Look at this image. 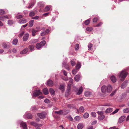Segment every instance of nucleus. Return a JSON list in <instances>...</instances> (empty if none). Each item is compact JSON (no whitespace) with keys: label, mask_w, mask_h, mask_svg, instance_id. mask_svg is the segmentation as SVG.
<instances>
[{"label":"nucleus","mask_w":129,"mask_h":129,"mask_svg":"<svg viewBox=\"0 0 129 129\" xmlns=\"http://www.w3.org/2000/svg\"><path fill=\"white\" fill-rule=\"evenodd\" d=\"M112 90V88L111 85H109L106 86L105 85L101 87V91L102 92H110Z\"/></svg>","instance_id":"nucleus-1"},{"label":"nucleus","mask_w":129,"mask_h":129,"mask_svg":"<svg viewBox=\"0 0 129 129\" xmlns=\"http://www.w3.org/2000/svg\"><path fill=\"white\" fill-rule=\"evenodd\" d=\"M128 74V73L126 72L125 70H124L121 71L118 76L119 77L121 78V80L123 81L124 80Z\"/></svg>","instance_id":"nucleus-2"},{"label":"nucleus","mask_w":129,"mask_h":129,"mask_svg":"<svg viewBox=\"0 0 129 129\" xmlns=\"http://www.w3.org/2000/svg\"><path fill=\"white\" fill-rule=\"evenodd\" d=\"M71 85L70 84H69L68 85L67 89L66 91L65 95L66 96H68L70 94V91L71 88Z\"/></svg>","instance_id":"nucleus-3"},{"label":"nucleus","mask_w":129,"mask_h":129,"mask_svg":"<svg viewBox=\"0 0 129 129\" xmlns=\"http://www.w3.org/2000/svg\"><path fill=\"white\" fill-rule=\"evenodd\" d=\"M42 93L39 90H35L34 93L33 94V96L35 97L38 96L40 95Z\"/></svg>","instance_id":"nucleus-4"},{"label":"nucleus","mask_w":129,"mask_h":129,"mask_svg":"<svg viewBox=\"0 0 129 129\" xmlns=\"http://www.w3.org/2000/svg\"><path fill=\"white\" fill-rule=\"evenodd\" d=\"M76 93L77 94L79 95L81 94L83 91V88L82 87H81L79 89L77 88L75 90Z\"/></svg>","instance_id":"nucleus-5"},{"label":"nucleus","mask_w":129,"mask_h":129,"mask_svg":"<svg viewBox=\"0 0 129 129\" xmlns=\"http://www.w3.org/2000/svg\"><path fill=\"white\" fill-rule=\"evenodd\" d=\"M4 48H6L7 49H8L10 47V45L9 43L7 42H4L2 44Z\"/></svg>","instance_id":"nucleus-6"},{"label":"nucleus","mask_w":129,"mask_h":129,"mask_svg":"<svg viewBox=\"0 0 129 129\" xmlns=\"http://www.w3.org/2000/svg\"><path fill=\"white\" fill-rule=\"evenodd\" d=\"M30 123L31 125L35 127L36 126H41L43 125L42 124H38L35 122H31Z\"/></svg>","instance_id":"nucleus-7"},{"label":"nucleus","mask_w":129,"mask_h":129,"mask_svg":"<svg viewBox=\"0 0 129 129\" xmlns=\"http://www.w3.org/2000/svg\"><path fill=\"white\" fill-rule=\"evenodd\" d=\"M20 126L22 127L23 129H27V125L25 122H22L20 123Z\"/></svg>","instance_id":"nucleus-8"},{"label":"nucleus","mask_w":129,"mask_h":129,"mask_svg":"<svg viewBox=\"0 0 129 129\" xmlns=\"http://www.w3.org/2000/svg\"><path fill=\"white\" fill-rule=\"evenodd\" d=\"M27 21V20L25 18H22L19 19L18 22L20 24H24L26 23Z\"/></svg>","instance_id":"nucleus-9"},{"label":"nucleus","mask_w":129,"mask_h":129,"mask_svg":"<svg viewBox=\"0 0 129 129\" xmlns=\"http://www.w3.org/2000/svg\"><path fill=\"white\" fill-rule=\"evenodd\" d=\"M37 115L39 118L41 119L44 118L45 117V114L43 113H38Z\"/></svg>","instance_id":"nucleus-10"},{"label":"nucleus","mask_w":129,"mask_h":129,"mask_svg":"<svg viewBox=\"0 0 129 129\" xmlns=\"http://www.w3.org/2000/svg\"><path fill=\"white\" fill-rule=\"evenodd\" d=\"M50 30L48 29H47L45 31L42 32L41 33V36H44L45 35L47 34L49 32Z\"/></svg>","instance_id":"nucleus-11"},{"label":"nucleus","mask_w":129,"mask_h":129,"mask_svg":"<svg viewBox=\"0 0 129 129\" xmlns=\"http://www.w3.org/2000/svg\"><path fill=\"white\" fill-rule=\"evenodd\" d=\"M29 35L28 34H25L23 37V41H25L27 40L29 38Z\"/></svg>","instance_id":"nucleus-12"},{"label":"nucleus","mask_w":129,"mask_h":129,"mask_svg":"<svg viewBox=\"0 0 129 129\" xmlns=\"http://www.w3.org/2000/svg\"><path fill=\"white\" fill-rule=\"evenodd\" d=\"M125 116H121L119 119L118 122L119 123H121L124 120Z\"/></svg>","instance_id":"nucleus-13"},{"label":"nucleus","mask_w":129,"mask_h":129,"mask_svg":"<svg viewBox=\"0 0 129 129\" xmlns=\"http://www.w3.org/2000/svg\"><path fill=\"white\" fill-rule=\"evenodd\" d=\"M47 85L50 86H52L53 85V82L52 81L50 80H48L47 82Z\"/></svg>","instance_id":"nucleus-14"},{"label":"nucleus","mask_w":129,"mask_h":129,"mask_svg":"<svg viewBox=\"0 0 129 129\" xmlns=\"http://www.w3.org/2000/svg\"><path fill=\"white\" fill-rule=\"evenodd\" d=\"M127 82V81H125L122 83L121 85V87L123 89L126 87V84Z\"/></svg>","instance_id":"nucleus-15"},{"label":"nucleus","mask_w":129,"mask_h":129,"mask_svg":"<svg viewBox=\"0 0 129 129\" xmlns=\"http://www.w3.org/2000/svg\"><path fill=\"white\" fill-rule=\"evenodd\" d=\"M28 49L26 48L21 51L20 52V53L21 54H24L26 53L28 51Z\"/></svg>","instance_id":"nucleus-16"},{"label":"nucleus","mask_w":129,"mask_h":129,"mask_svg":"<svg viewBox=\"0 0 129 129\" xmlns=\"http://www.w3.org/2000/svg\"><path fill=\"white\" fill-rule=\"evenodd\" d=\"M91 94V93L88 91H86L84 92V95L86 97L90 96Z\"/></svg>","instance_id":"nucleus-17"},{"label":"nucleus","mask_w":129,"mask_h":129,"mask_svg":"<svg viewBox=\"0 0 129 129\" xmlns=\"http://www.w3.org/2000/svg\"><path fill=\"white\" fill-rule=\"evenodd\" d=\"M110 79L112 81L113 83L115 82L116 81V78L114 76H111V77Z\"/></svg>","instance_id":"nucleus-18"},{"label":"nucleus","mask_w":129,"mask_h":129,"mask_svg":"<svg viewBox=\"0 0 129 129\" xmlns=\"http://www.w3.org/2000/svg\"><path fill=\"white\" fill-rule=\"evenodd\" d=\"M80 77V76L79 75H76L74 77V79L75 81L76 82H78L79 80Z\"/></svg>","instance_id":"nucleus-19"},{"label":"nucleus","mask_w":129,"mask_h":129,"mask_svg":"<svg viewBox=\"0 0 129 129\" xmlns=\"http://www.w3.org/2000/svg\"><path fill=\"white\" fill-rule=\"evenodd\" d=\"M25 115L26 117L29 119H31L32 117V115L30 114L29 113H26Z\"/></svg>","instance_id":"nucleus-20"},{"label":"nucleus","mask_w":129,"mask_h":129,"mask_svg":"<svg viewBox=\"0 0 129 129\" xmlns=\"http://www.w3.org/2000/svg\"><path fill=\"white\" fill-rule=\"evenodd\" d=\"M112 111V109L111 108H109L106 110L105 112L106 113H109L111 112Z\"/></svg>","instance_id":"nucleus-21"},{"label":"nucleus","mask_w":129,"mask_h":129,"mask_svg":"<svg viewBox=\"0 0 129 129\" xmlns=\"http://www.w3.org/2000/svg\"><path fill=\"white\" fill-rule=\"evenodd\" d=\"M49 91L51 94L53 95L55 94V92L54 90L52 88H50L49 89Z\"/></svg>","instance_id":"nucleus-22"},{"label":"nucleus","mask_w":129,"mask_h":129,"mask_svg":"<svg viewBox=\"0 0 129 129\" xmlns=\"http://www.w3.org/2000/svg\"><path fill=\"white\" fill-rule=\"evenodd\" d=\"M43 92L44 94L46 95L48 94L49 92L47 88H45L43 89Z\"/></svg>","instance_id":"nucleus-23"},{"label":"nucleus","mask_w":129,"mask_h":129,"mask_svg":"<svg viewBox=\"0 0 129 129\" xmlns=\"http://www.w3.org/2000/svg\"><path fill=\"white\" fill-rule=\"evenodd\" d=\"M34 20H31L29 22L28 26L29 27H31L33 25V23L34 22Z\"/></svg>","instance_id":"nucleus-24"},{"label":"nucleus","mask_w":129,"mask_h":129,"mask_svg":"<svg viewBox=\"0 0 129 129\" xmlns=\"http://www.w3.org/2000/svg\"><path fill=\"white\" fill-rule=\"evenodd\" d=\"M105 117V116L103 114L102 115H99L98 116V119L99 120H103L104 118Z\"/></svg>","instance_id":"nucleus-25"},{"label":"nucleus","mask_w":129,"mask_h":129,"mask_svg":"<svg viewBox=\"0 0 129 129\" xmlns=\"http://www.w3.org/2000/svg\"><path fill=\"white\" fill-rule=\"evenodd\" d=\"M83 127V125L82 123L79 124L77 126V128L78 129H82Z\"/></svg>","instance_id":"nucleus-26"},{"label":"nucleus","mask_w":129,"mask_h":129,"mask_svg":"<svg viewBox=\"0 0 129 129\" xmlns=\"http://www.w3.org/2000/svg\"><path fill=\"white\" fill-rule=\"evenodd\" d=\"M55 113L59 115H61L63 114V112L62 110H60L59 111H55Z\"/></svg>","instance_id":"nucleus-27"},{"label":"nucleus","mask_w":129,"mask_h":129,"mask_svg":"<svg viewBox=\"0 0 129 129\" xmlns=\"http://www.w3.org/2000/svg\"><path fill=\"white\" fill-rule=\"evenodd\" d=\"M64 86L62 84L60 85L59 87V89L62 91H64Z\"/></svg>","instance_id":"nucleus-28"},{"label":"nucleus","mask_w":129,"mask_h":129,"mask_svg":"<svg viewBox=\"0 0 129 129\" xmlns=\"http://www.w3.org/2000/svg\"><path fill=\"white\" fill-rule=\"evenodd\" d=\"M90 19H88L86 21L84 22V24L86 25H88L90 22Z\"/></svg>","instance_id":"nucleus-29"},{"label":"nucleus","mask_w":129,"mask_h":129,"mask_svg":"<svg viewBox=\"0 0 129 129\" xmlns=\"http://www.w3.org/2000/svg\"><path fill=\"white\" fill-rule=\"evenodd\" d=\"M38 31V30H36L34 29H33L32 30V36H34L36 35L37 32Z\"/></svg>","instance_id":"nucleus-30"},{"label":"nucleus","mask_w":129,"mask_h":129,"mask_svg":"<svg viewBox=\"0 0 129 129\" xmlns=\"http://www.w3.org/2000/svg\"><path fill=\"white\" fill-rule=\"evenodd\" d=\"M36 48L38 49H39L41 47V45L39 43H37L36 45Z\"/></svg>","instance_id":"nucleus-31"},{"label":"nucleus","mask_w":129,"mask_h":129,"mask_svg":"<svg viewBox=\"0 0 129 129\" xmlns=\"http://www.w3.org/2000/svg\"><path fill=\"white\" fill-rule=\"evenodd\" d=\"M123 112L124 113H127L129 112V108H126L124 109Z\"/></svg>","instance_id":"nucleus-32"},{"label":"nucleus","mask_w":129,"mask_h":129,"mask_svg":"<svg viewBox=\"0 0 129 129\" xmlns=\"http://www.w3.org/2000/svg\"><path fill=\"white\" fill-rule=\"evenodd\" d=\"M18 42V39H14L13 41V44L15 45H16Z\"/></svg>","instance_id":"nucleus-33"},{"label":"nucleus","mask_w":129,"mask_h":129,"mask_svg":"<svg viewBox=\"0 0 129 129\" xmlns=\"http://www.w3.org/2000/svg\"><path fill=\"white\" fill-rule=\"evenodd\" d=\"M83 116L85 118H87L88 117L89 114L87 113H85L84 114Z\"/></svg>","instance_id":"nucleus-34"},{"label":"nucleus","mask_w":129,"mask_h":129,"mask_svg":"<svg viewBox=\"0 0 129 129\" xmlns=\"http://www.w3.org/2000/svg\"><path fill=\"white\" fill-rule=\"evenodd\" d=\"M34 3H32L29 5V6L28 7V8L30 9L32 8L34 6Z\"/></svg>","instance_id":"nucleus-35"},{"label":"nucleus","mask_w":129,"mask_h":129,"mask_svg":"<svg viewBox=\"0 0 129 129\" xmlns=\"http://www.w3.org/2000/svg\"><path fill=\"white\" fill-rule=\"evenodd\" d=\"M81 67V64L80 63H77L76 66V69H79Z\"/></svg>","instance_id":"nucleus-36"},{"label":"nucleus","mask_w":129,"mask_h":129,"mask_svg":"<svg viewBox=\"0 0 129 129\" xmlns=\"http://www.w3.org/2000/svg\"><path fill=\"white\" fill-rule=\"evenodd\" d=\"M79 110L81 112H82L84 111V109L83 107L82 106L79 108Z\"/></svg>","instance_id":"nucleus-37"},{"label":"nucleus","mask_w":129,"mask_h":129,"mask_svg":"<svg viewBox=\"0 0 129 129\" xmlns=\"http://www.w3.org/2000/svg\"><path fill=\"white\" fill-rule=\"evenodd\" d=\"M74 119L76 121H78L80 119V117L78 116H76L74 118Z\"/></svg>","instance_id":"nucleus-38"},{"label":"nucleus","mask_w":129,"mask_h":129,"mask_svg":"<svg viewBox=\"0 0 129 129\" xmlns=\"http://www.w3.org/2000/svg\"><path fill=\"white\" fill-rule=\"evenodd\" d=\"M29 48L30 50L31 51L34 50V46L33 45H29Z\"/></svg>","instance_id":"nucleus-39"},{"label":"nucleus","mask_w":129,"mask_h":129,"mask_svg":"<svg viewBox=\"0 0 129 129\" xmlns=\"http://www.w3.org/2000/svg\"><path fill=\"white\" fill-rule=\"evenodd\" d=\"M39 108L35 106H33L31 107V109L32 110H37Z\"/></svg>","instance_id":"nucleus-40"},{"label":"nucleus","mask_w":129,"mask_h":129,"mask_svg":"<svg viewBox=\"0 0 129 129\" xmlns=\"http://www.w3.org/2000/svg\"><path fill=\"white\" fill-rule=\"evenodd\" d=\"M46 44V42L45 40H43L41 41L40 43V44L41 45L44 46Z\"/></svg>","instance_id":"nucleus-41"},{"label":"nucleus","mask_w":129,"mask_h":129,"mask_svg":"<svg viewBox=\"0 0 129 129\" xmlns=\"http://www.w3.org/2000/svg\"><path fill=\"white\" fill-rule=\"evenodd\" d=\"M13 23V21L12 20H8V24L10 25H12Z\"/></svg>","instance_id":"nucleus-42"},{"label":"nucleus","mask_w":129,"mask_h":129,"mask_svg":"<svg viewBox=\"0 0 129 129\" xmlns=\"http://www.w3.org/2000/svg\"><path fill=\"white\" fill-rule=\"evenodd\" d=\"M39 5L41 7H43L44 6V3L43 2H39L38 3Z\"/></svg>","instance_id":"nucleus-43"},{"label":"nucleus","mask_w":129,"mask_h":129,"mask_svg":"<svg viewBox=\"0 0 129 129\" xmlns=\"http://www.w3.org/2000/svg\"><path fill=\"white\" fill-rule=\"evenodd\" d=\"M86 30L89 31H91L92 30V29L91 27H87L86 28Z\"/></svg>","instance_id":"nucleus-44"},{"label":"nucleus","mask_w":129,"mask_h":129,"mask_svg":"<svg viewBox=\"0 0 129 129\" xmlns=\"http://www.w3.org/2000/svg\"><path fill=\"white\" fill-rule=\"evenodd\" d=\"M79 45L78 44H76L75 45V50H78L79 49Z\"/></svg>","instance_id":"nucleus-45"},{"label":"nucleus","mask_w":129,"mask_h":129,"mask_svg":"<svg viewBox=\"0 0 129 129\" xmlns=\"http://www.w3.org/2000/svg\"><path fill=\"white\" fill-rule=\"evenodd\" d=\"M24 31H22L21 33H20V34L18 35V37L20 38L21 37L23 34H24Z\"/></svg>","instance_id":"nucleus-46"},{"label":"nucleus","mask_w":129,"mask_h":129,"mask_svg":"<svg viewBox=\"0 0 129 129\" xmlns=\"http://www.w3.org/2000/svg\"><path fill=\"white\" fill-rule=\"evenodd\" d=\"M92 45L91 43H89L88 45V50H91V48L92 47Z\"/></svg>","instance_id":"nucleus-47"},{"label":"nucleus","mask_w":129,"mask_h":129,"mask_svg":"<svg viewBox=\"0 0 129 129\" xmlns=\"http://www.w3.org/2000/svg\"><path fill=\"white\" fill-rule=\"evenodd\" d=\"M5 13V11L2 9H0V15H3Z\"/></svg>","instance_id":"nucleus-48"},{"label":"nucleus","mask_w":129,"mask_h":129,"mask_svg":"<svg viewBox=\"0 0 129 129\" xmlns=\"http://www.w3.org/2000/svg\"><path fill=\"white\" fill-rule=\"evenodd\" d=\"M16 18L17 19H21L23 18V16L22 15H19L16 16Z\"/></svg>","instance_id":"nucleus-49"},{"label":"nucleus","mask_w":129,"mask_h":129,"mask_svg":"<svg viewBox=\"0 0 129 129\" xmlns=\"http://www.w3.org/2000/svg\"><path fill=\"white\" fill-rule=\"evenodd\" d=\"M99 19L98 17L94 18L93 19V22H96Z\"/></svg>","instance_id":"nucleus-50"},{"label":"nucleus","mask_w":129,"mask_h":129,"mask_svg":"<svg viewBox=\"0 0 129 129\" xmlns=\"http://www.w3.org/2000/svg\"><path fill=\"white\" fill-rule=\"evenodd\" d=\"M35 15V13L34 11H32L30 12L29 14V16L32 17L34 16Z\"/></svg>","instance_id":"nucleus-51"},{"label":"nucleus","mask_w":129,"mask_h":129,"mask_svg":"<svg viewBox=\"0 0 129 129\" xmlns=\"http://www.w3.org/2000/svg\"><path fill=\"white\" fill-rule=\"evenodd\" d=\"M91 115L93 117H95L96 116V114L95 112H92L91 113Z\"/></svg>","instance_id":"nucleus-52"},{"label":"nucleus","mask_w":129,"mask_h":129,"mask_svg":"<svg viewBox=\"0 0 129 129\" xmlns=\"http://www.w3.org/2000/svg\"><path fill=\"white\" fill-rule=\"evenodd\" d=\"M49 10V7L48 6H47L45 8L44 11L46 12L48 11Z\"/></svg>","instance_id":"nucleus-53"},{"label":"nucleus","mask_w":129,"mask_h":129,"mask_svg":"<svg viewBox=\"0 0 129 129\" xmlns=\"http://www.w3.org/2000/svg\"><path fill=\"white\" fill-rule=\"evenodd\" d=\"M44 102L45 103L48 104L49 103L50 101L49 99H47L45 100Z\"/></svg>","instance_id":"nucleus-54"},{"label":"nucleus","mask_w":129,"mask_h":129,"mask_svg":"<svg viewBox=\"0 0 129 129\" xmlns=\"http://www.w3.org/2000/svg\"><path fill=\"white\" fill-rule=\"evenodd\" d=\"M38 41V40L37 39H34L31 41V42L32 43H35Z\"/></svg>","instance_id":"nucleus-55"},{"label":"nucleus","mask_w":129,"mask_h":129,"mask_svg":"<svg viewBox=\"0 0 129 129\" xmlns=\"http://www.w3.org/2000/svg\"><path fill=\"white\" fill-rule=\"evenodd\" d=\"M77 71L75 69L73 70L72 71V74L74 75H75L77 72Z\"/></svg>","instance_id":"nucleus-56"},{"label":"nucleus","mask_w":129,"mask_h":129,"mask_svg":"<svg viewBox=\"0 0 129 129\" xmlns=\"http://www.w3.org/2000/svg\"><path fill=\"white\" fill-rule=\"evenodd\" d=\"M119 110V109H116L114 112H112V114H114L116 113Z\"/></svg>","instance_id":"nucleus-57"},{"label":"nucleus","mask_w":129,"mask_h":129,"mask_svg":"<svg viewBox=\"0 0 129 129\" xmlns=\"http://www.w3.org/2000/svg\"><path fill=\"white\" fill-rule=\"evenodd\" d=\"M4 15L0 16V20L4 21Z\"/></svg>","instance_id":"nucleus-58"},{"label":"nucleus","mask_w":129,"mask_h":129,"mask_svg":"<svg viewBox=\"0 0 129 129\" xmlns=\"http://www.w3.org/2000/svg\"><path fill=\"white\" fill-rule=\"evenodd\" d=\"M104 113V112L103 111H98L97 112V113L99 115L103 114Z\"/></svg>","instance_id":"nucleus-59"},{"label":"nucleus","mask_w":129,"mask_h":129,"mask_svg":"<svg viewBox=\"0 0 129 129\" xmlns=\"http://www.w3.org/2000/svg\"><path fill=\"white\" fill-rule=\"evenodd\" d=\"M71 64L73 66H74L75 64V62L71 60Z\"/></svg>","instance_id":"nucleus-60"},{"label":"nucleus","mask_w":129,"mask_h":129,"mask_svg":"<svg viewBox=\"0 0 129 129\" xmlns=\"http://www.w3.org/2000/svg\"><path fill=\"white\" fill-rule=\"evenodd\" d=\"M62 64L63 66H64V67H65L66 68L67 70H69V68L68 66L67 67V65L66 64H64V62H63L62 63ZM67 66H68L67 65Z\"/></svg>","instance_id":"nucleus-61"},{"label":"nucleus","mask_w":129,"mask_h":129,"mask_svg":"<svg viewBox=\"0 0 129 129\" xmlns=\"http://www.w3.org/2000/svg\"><path fill=\"white\" fill-rule=\"evenodd\" d=\"M69 120L70 121H72L73 120V119L71 116L70 115L67 117Z\"/></svg>","instance_id":"nucleus-62"},{"label":"nucleus","mask_w":129,"mask_h":129,"mask_svg":"<svg viewBox=\"0 0 129 129\" xmlns=\"http://www.w3.org/2000/svg\"><path fill=\"white\" fill-rule=\"evenodd\" d=\"M103 24L102 22H100L99 24H97L96 26L95 27H99L101 26L102 24Z\"/></svg>","instance_id":"nucleus-63"},{"label":"nucleus","mask_w":129,"mask_h":129,"mask_svg":"<svg viewBox=\"0 0 129 129\" xmlns=\"http://www.w3.org/2000/svg\"><path fill=\"white\" fill-rule=\"evenodd\" d=\"M39 16H36L33 17L32 18V19H39Z\"/></svg>","instance_id":"nucleus-64"}]
</instances>
